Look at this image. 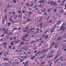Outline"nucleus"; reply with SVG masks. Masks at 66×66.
I'll use <instances>...</instances> for the list:
<instances>
[{
  "mask_svg": "<svg viewBox=\"0 0 66 66\" xmlns=\"http://www.w3.org/2000/svg\"><path fill=\"white\" fill-rule=\"evenodd\" d=\"M42 24H43L42 23H40V26H42Z\"/></svg>",
  "mask_w": 66,
  "mask_h": 66,
  "instance_id": "nucleus-53",
  "label": "nucleus"
},
{
  "mask_svg": "<svg viewBox=\"0 0 66 66\" xmlns=\"http://www.w3.org/2000/svg\"><path fill=\"white\" fill-rule=\"evenodd\" d=\"M26 36H29V35L28 34H26Z\"/></svg>",
  "mask_w": 66,
  "mask_h": 66,
  "instance_id": "nucleus-37",
  "label": "nucleus"
},
{
  "mask_svg": "<svg viewBox=\"0 0 66 66\" xmlns=\"http://www.w3.org/2000/svg\"><path fill=\"white\" fill-rule=\"evenodd\" d=\"M45 11H46V9H44L43 11H42V13H44V12H45Z\"/></svg>",
  "mask_w": 66,
  "mask_h": 66,
  "instance_id": "nucleus-11",
  "label": "nucleus"
},
{
  "mask_svg": "<svg viewBox=\"0 0 66 66\" xmlns=\"http://www.w3.org/2000/svg\"><path fill=\"white\" fill-rule=\"evenodd\" d=\"M51 48H49V49H47V50H46V51H48V50H50V49H51Z\"/></svg>",
  "mask_w": 66,
  "mask_h": 66,
  "instance_id": "nucleus-27",
  "label": "nucleus"
},
{
  "mask_svg": "<svg viewBox=\"0 0 66 66\" xmlns=\"http://www.w3.org/2000/svg\"><path fill=\"white\" fill-rule=\"evenodd\" d=\"M35 56H32L31 58V60H33V59H34V58H35Z\"/></svg>",
  "mask_w": 66,
  "mask_h": 66,
  "instance_id": "nucleus-7",
  "label": "nucleus"
},
{
  "mask_svg": "<svg viewBox=\"0 0 66 66\" xmlns=\"http://www.w3.org/2000/svg\"><path fill=\"white\" fill-rule=\"evenodd\" d=\"M66 50V48H65V50H64V51H65Z\"/></svg>",
  "mask_w": 66,
  "mask_h": 66,
  "instance_id": "nucleus-64",
  "label": "nucleus"
},
{
  "mask_svg": "<svg viewBox=\"0 0 66 66\" xmlns=\"http://www.w3.org/2000/svg\"><path fill=\"white\" fill-rule=\"evenodd\" d=\"M10 24H11V23H9L8 24V25H9V26H10Z\"/></svg>",
  "mask_w": 66,
  "mask_h": 66,
  "instance_id": "nucleus-52",
  "label": "nucleus"
},
{
  "mask_svg": "<svg viewBox=\"0 0 66 66\" xmlns=\"http://www.w3.org/2000/svg\"><path fill=\"white\" fill-rule=\"evenodd\" d=\"M61 37H59L57 39V40H60V39H61Z\"/></svg>",
  "mask_w": 66,
  "mask_h": 66,
  "instance_id": "nucleus-10",
  "label": "nucleus"
},
{
  "mask_svg": "<svg viewBox=\"0 0 66 66\" xmlns=\"http://www.w3.org/2000/svg\"><path fill=\"white\" fill-rule=\"evenodd\" d=\"M46 51V50H43V52H44V51Z\"/></svg>",
  "mask_w": 66,
  "mask_h": 66,
  "instance_id": "nucleus-50",
  "label": "nucleus"
},
{
  "mask_svg": "<svg viewBox=\"0 0 66 66\" xmlns=\"http://www.w3.org/2000/svg\"><path fill=\"white\" fill-rule=\"evenodd\" d=\"M58 45L57 44H56V45H55V48H57V46Z\"/></svg>",
  "mask_w": 66,
  "mask_h": 66,
  "instance_id": "nucleus-15",
  "label": "nucleus"
},
{
  "mask_svg": "<svg viewBox=\"0 0 66 66\" xmlns=\"http://www.w3.org/2000/svg\"><path fill=\"white\" fill-rule=\"evenodd\" d=\"M61 21H59L58 23V25H59V24H61Z\"/></svg>",
  "mask_w": 66,
  "mask_h": 66,
  "instance_id": "nucleus-9",
  "label": "nucleus"
},
{
  "mask_svg": "<svg viewBox=\"0 0 66 66\" xmlns=\"http://www.w3.org/2000/svg\"><path fill=\"white\" fill-rule=\"evenodd\" d=\"M65 23H63V24H62V26H64V25H65Z\"/></svg>",
  "mask_w": 66,
  "mask_h": 66,
  "instance_id": "nucleus-41",
  "label": "nucleus"
},
{
  "mask_svg": "<svg viewBox=\"0 0 66 66\" xmlns=\"http://www.w3.org/2000/svg\"><path fill=\"white\" fill-rule=\"evenodd\" d=\"M51 1H49L48 3V4H51Z\"/></svg>",
  "mask_w": 66,
  "mask_h": 66,
  "instance_id": "nucleus-19",
  "label": "nucleus"
},
{
  "mask_svg": "<svg viewBox=\"0 0 66 66\" xmlns=\"http://www.w3.org/2000/svg\"><path fill=\"white\" fill-rule=\"evenodd\" d=\"M31 33H35V32L34 31H31Z\"/></svg>",
  "mask_w": 66,
  "mask_h": 66,
  "instance_id": "nucleus-56",
  "label": "nucleus"
},
{
  "mask_svg": "<svg viewBox=\"0 0 66 66\" xmlns=\"http://www.w3.org/2000/svg\"><path fill=\"white\" fill-rule=\"evenodd\" d=\"M27 21H28V22H30V21H31V20L30 19H28Z\"/></svg>",
  "mask_w": 66,
  "mask_h": 66,
  "instance_id": "nucleus-12",
  "label": "nucleus"
},
{
  "mask_svg": "<svg viewBox=\"0 0 66 66\" xmlns=\"http://www.w3.org/2000/svg\"><path fill=\"white\" fill-rule=\"evenodd\" d=\"M64 5V3H62L61 4V5Z\"/></svg>",
  "mask_w": 66,
  "mask_h": 66,
  "instance_id": "nucleus-46",
  "label": "nucleus"
},
{
  "mask_svg": "<svg viewBox=\"0 0 66 66\" xmlns=\"http://www.w3.org/2000/svg\"><path fill=\"white\" fill-rule=\"evenodd\" d=\"M57 11L56 9H55L54 10L53 12L54 13H55V12H56V11Z\"/></svg>",
  "mask_w": 66,
  "mask_h": 66,
  "instance_id": "nucleus-18",
  "label": "nucleus"
},
{
  "mask_svg": "<svg viewBox=\"0 0 66 66\" xmlns=\"http://www.w3.org/2000/svg\"><path fill=\"white\" fill-rule=\"evenodd\" d=\"M21 28H18V30H21Z\"/></svg>",
  "mask_w": 66,
  "mask_h": 66,
  "instance_id": "nucleus-40",
  "label": "nucleus"
},
{
  "mask_svg": "<svg viewBox=\"0 0 66 66\" xmlns=\"http://www.w3.org/2000/svg\"><path fill=\"white\" fill-rule=\"evenodd\" d=\"M54 29H52L50 31V32L51 33H53L54 32Z\"/></svg>",
  "mask_w": 66,
  "mask_h": 66,
  "instance_id": "nucleus-1",
  "label": "nucleus"
},
{
  "mask_svg": "<svg viewBox=\"0 0 66 66\" xmlns=\"http://www.w3.org/2000/svg\"><path fill=\"white\" fill-rule=\"evenodd\" d=\"M37 50H36L34 52V53H36L37 52Z\"/></svg>",
  "mask_w": 66,
  "mask_h": 66,
  "instance_id": "nucleus-33",
  "label": "nucleus"
},
{
  "mask_svg": "<svg viewBox=\"0 0 66 66\" xmlns=\"http://www.w3.org/2000/svg\"><path fill=\"white\" fill-rule=\"evenodd\" d=\"M26 5H27V6H29V4H28V3H27L26 4Z\"/></svg>",
  "mask_w": 66,
  "mask_h": 66,
  "instance_id": "nucleus-24",
  "label": "nucleus"
},
{
  "mask_svg": "<svg viewBox=\"0 0 66 66\" xmlns=\"http://www.w3.org/2000/svg\"><path fill=\"white\" fill-rule=\"evenodd\" d=\"M23 13H25V11H23Z\"/></svg>",
  "mask_w": 66,
  "mask_h": 66,
  "instance_id": "nucleus-54",
  "label": "nucleus"
},
{
  "mask_svg": "<svg viewBox=\"0 0 66 66\" xmlns=\"http://www.w3.org/2000/svg\"><path fill=\"white\" fill-rule=\"evenodd\" d=\"M16 64H18L19 63V62H16L15 63Z\"/></svg>",
  "mask_w": 66,
  "mask_h": 66,
  "instance_id": "nucleus-20",
  "label": "nucleus"
},
{
  "mask_svg": "<svg viewBox=\"0 0 66 66\" xmlns=\"http://www.w3.org/2000/svg\"><path fill=\"white\" fill-rule=\"evenodd\" d=\"M43 43H44V41H42L41 43V44H43Z\"/></svg>",
  "mask_w": 66,
  "mask_h": 66,
  "instance_id": "nucleus-31",
  "label": "nucleus"
},
{
  "mask_svg": "<svg viewBox=\"0 0 66 66\" xmlns=\"http://www.w3.org/2000/svg\"><path fill=\"white\" fill-rule=\"evenodd\" d=\"M14 3H16V1H15V0H14Z\"/></svg>",
  "mask_w": 66,
  "mask_h": 66,
  "instance_id": "nucleus-61",
  "label": "nucleus"
},
{
  "mask_svg": "<svg viewBox=\"0 0 66 66\" xmlns=\"http://www.w3.org/2000/svg\"><path fill=\"white\" fill-rule=\"evenodd\" d=\"M63 28H64V26H62V27L59 29V31H60V30H61L62 29H63Z\"/></svg>",
  "mask_w": 66,
  "mask_h": 66,
  "instance_id": "nucleus-4",
  "label": "nucleus"
},
{
  "mask_svg": "<svg viewBox=\"0 0 66 66\" xmlns=\"http://www.w3.org/2000/svg\"><path fill=\"white\" fill-rule=\"evenodd\" d=\"M36 40H35V41H32L31 42V43H36Z\"/></svg>",
  "mask_w": 66,
  "mask_h": 66,
  "instance_id": "nucleus-16",
  "label": "nucleus"
},
{
  "mask_svg": "<svg viewBox=\"0 0 66 66\" xmlns=\"http://www.w3.org/2000/svg\"><path fill=\"white\" fill-rule=\"evenodd\" d=\"M28 31H29V30H26V31L24 30L23 31V32H28Z\"/></svg>",
  "mask_w": 66,
  "mask_h": 66,
  "instance_id": "nucleus-23",
  "label": "nucleus"
},
{
  "mask_svg": "<svg viewBox=\"0 0 66 66\" xmlns=\"http://www.w3.org/2000/svg\"><path fill=\"white\" fill-rule=\"evenodd\" d=\"M56 3H54L53 4V6H55L56 5Z\"/></svg>",
  "mask_w": 66,
  "mask_h": 66,
  "instance_id": "nucleus-14",
  "label": "nucleus"
},
{
  "mask_svg": "<svg viewBox=\"0 0 66 66\" xmlns=\"http://www.w3.org/2000/svg\"><path fill=\"white\" fill-rule=\"evenodd\" d=\"M17 30V28H14L12 30V32H14V30Z\"/></svg>",
  "mask_w": 66,
  "mask_h": 66,
  "instance_id": "nucleus-2",
  "label": "nucleus"
},
{
  "mask_svg": "<svg viewBox=\"0 0 66 66\" xmlns=\"http://www.w3.org/2000/svg\"><path fill=\"white\" fill-rule=\"evenodd\" d=\"M5 21V19H4V20H3V21H2V22L3 23H4V22Z\"/></svg>",
  "mask_w": 66,
  "mask_h": 66,
  "instance_id": "nucleus-30",
  "label": "nucleus"
},
{
  "mask_svg": "<svg viewBox=\"0 0 66 66\" xmlns=\"http://www.w3.org/2000/svg\"><path fill=\"white\" fill-rule=\"evenodd\" d=\"M59 59H60V58H59L58 59H57L56 61H55V63H56L59 60Z\"/></svg>",
  "mask_w": 66,
  "mask_h": 66,
  "instance_id": "nucleus-17",
  "label": "nucleus"
},
{
  "mask_svg": "<svg viewBox=\"0 0 66 66\" xmlns=\"http://www.w3.org/2000/svg\"><path fill=\"white\" fill-rule=\"evenodd\" d=\"M15 17H16V18H17V15H15Z\"/></svg>",
  "mask_w": 66,
  "mask_h": 66,
  "instance_id": "nucleus-59",
  "label": "nucleus"
},
{
  "mask_svg": "<svg viewBox=\"0 0 66 66\" xmlns=\"http://www.w3.org/2000/svg\"><path fill=\"white\" fill-rule=\"evenodd\" d=\"M3 38H2V39H1V40H0V41L1 42H2V41H3Z\"/></svg>",
  "mask_w": 66,
  "mask_h": 66,
  "instance_id": "nucleus-26",
  "label": "nucleus"
},
{
  "mask_svg": "<svg viewBox=\"0 0 66 66\" xmlns=\"http://www.w3.org/2000/svg\"><path fill=\"white\" fill-rule=\"evenodd\" d=\"M48 35H47L46 37V39H47V38H48Z\"/></svg>",
  "mask_w": 66,
  "mask_h": 66,
  "instance_id": "nucleus-35",
  "label": "nucleus"
},
{
  "mask_svg": "<svg viewBox=\"0 0 66 66\" xmlns=\"http://www.w3.org/2000/svg\"><path fill=\"white\" fill-rule=\"evenodd\" d=\"M13 15H15V12H13Z\"/></svg>",
  "mask_w": 66,
  "mask_h": 66,
  "instance_id": "nucleus-55",
  "label": "nucleus"
},
{
  "mask_svg": "<svg viewBox=\"0 0 66 66\" xmlns=\"http://www.w3.org/2000/svg\"><path fill=\"white\" fill-rule=\"evenodd\" d=\"M51 9L50 8L48 10V12H50V10H51Z\"/></svg>",
  "mask_w": 66,
  "mask_h": 66,
  "instance_id": "nucleus-25",
  "label": "nucleus"
},
{
  "mask_svg": "<svg viewBox=\"0 0 66 66\" xmlns=\"http://www.w3.org/2000/svg\"><path fill=\"white\" fill-rule=\"evenodd\" d=\"M53 4V2L52 1L51 3V6H52Z\"/></svg>",
  "mask_w": 66,
  "mask_h": 66,
  "instance_id": "nucleus-5",
  "label": "nucleus"
},
{
  "mask_svg": "<svg viewBox=\"0 0 66 66\" xmlns=\"http://www.w3.org/2000/svg\"><path fill=\"white\" fill-rule=\"evenodd\" d=\"M4 17H5V18H7V17H6V15H4Z\"/></svg>",
  "mask_w": 66,
  "mask_h": 66,
  "instance_id": "nucleus-42",
  "label": "nucleus"
},
{
  "mask_svg": "<svg viewBox=\"0 0 66 66\" xmlns=\"http://www.w3.org/2000/svg\"><path fill=\"white\" fill-rule=\"evenodd\" d=\"M24 51H28V50L27 49H24Z\"/></svg>",
  "mask_w": 66,
  "mask_h": 66,
  "instance_id": "nucleus-38",
  "label": "nucleus"
},
{
  "mask_svg": "<svg viewBox=\"0 0 66 66\" xmlns=\"http://www.w3.org/2000/svg\"><path fill=\"white\" fill-rule=\"evenodd\" d=\"M50 18V16H48L47 18V20L48 21L49 20V18Z\"/></svg>",
  "mask_w": 66,
  "mask_h": 66,
  "instance_id": "nucleus-29",
  "label": "nucleus"
},
{
  "mask_svg": "<svg viewBox=\"0 0 66 66\" xmlns=\"http://www.w3.org/2000/svg\"><path fill=\"white\" fill-rule=\"evenodd\" d=\"M58 15H59V14L58 13H57L56 14V16H58Z\"/></svg>",
  "mask_w": 66,
  "mask_h": 66,
  "instance_id": "nucleus-58",
  "label": "nucleus"
},
{
  "mask_svg": "<svg viewBox=\"0 0 66 66\" xmlns=\"http://www.w3.org/2000/svg\"><path fill=\"white\" fill-rule=\"evenodd\" d=\"M10 40H13V38H12L9 39Z\"/></svg>",
  "mask_w": 66,
  "mask_h": 66,
  "instance_id": "nucleus-34",
  "label": "nucleus"
},
{
  "mask_svg": "<svg viewBox=\"0 0 66 66\" xmlns=\"http://www.w3.org/2000/svg\"><path fill=\"white\" fill-rule=\"evenodd\" d=\"M12 19H10V20H9V21H12Z\"/></svg>",
  "mask_w": 66,
  "mask_h": 66,
  "instance_id": "nucleus-45",
  "label": "nucleus"
},
{
  "mask_svg": "<svg viewBox=\"0 0 66 66\" xmlns=\"http://www.w3.org/2000/svg\"><path fill=\"white\" fill-rule=\"evenodd\" d=\"M52 63H51L50 66H51V65H52Z\"/></svg>",
  "mask_w": 66,
  "mask_h": 66,
  "instance_id": "nucleus-57",
  "label": "nucleus"
},
{
  "mask_svg": "<svg viewBox=\"0 0 66 66\" xmlns=\"http://www.w3.org/2000/svg\"><path fill=\"white\" fill-rule=\"evenodd\" d=\"M10 5H7V7H10Z\"/></svg>",
  "mask_w": 66,
  "mask_h": 66,
  "instance_id": "nucleus-48",
  "label": "nucleus"
},
{
  "mask_svg": "<svg viewBox=\"0 0 66 66\" xmlns=\"http://www.w3.org/2000/svg\"><path fill=\"white\" fill-rule=\"evenodd\" d=\"M23 61V60H21L20 61V63H22V61Z\"/></svg>",
  "mask_w": 66,
  "mask_h": 66,
  "instance_id": "nucleus-36",
  "label": "nucleus"
},
{
  "mask_svg": "<svg viewBox=\"0 0 66 66\" xmlns=\"http://www.w3.org/2000/svg\"><path fill=\"white\" fill-rule=\"evenodd\" d=\"M38 6H42V5H40Z\"/></svg>",
  "mask_w": 66,
  "mask_h": 66,
  "instance_id": "nucleus-49",
  "label": "nucleus"
},
{
  "mask_svg": "<svg viewBox=\"0 0 66 66\" xmlns=\"http://www.w3.org/2000/svg\"><path fill=\"white\" fill-rule=\"evenodd\" d=\"M54 45V43H53L52 44V46H53Z\"/></svg>",
  "mask_w": 66,
  "mask_h": 66,
  "instance_id": "nucleus-44",
  "label": "nucleus"
},
{
  "mask_svg": "<svg viewBox=\"0 0 66 66\" xmlns=\"http://www.w3.org/2000/svg\"><path fill=\"white\" fill-rule=\"evenodd\" d=\"M4 11H5V12H6V9Z\"/></svg>",
  "mask_w": 66,
  "mask_h": 66,
  "instance_id": "nucleus-62",
  "label": "nucleus"
},
{
  "mask_svg": "<svg viewBox=\"0 0 66 66\" xmlns=\"http://www.w3.org/2000/svg\"><path fill=\"white\" fill-rule=\"evenodd\" d=\"M53 56V55H51L48 56L47 57V58H49V57H52Z\"/></svg>",
  "mask_w": 66,
  "mask_h": 66,
  "instance_id": "nucleus-3",
  "label": "nucleus"
},
{
  "mask_svg": "<svg viewBox=\"0 0 66 66\" xmlns=\"http://www.w3.org/2000/svg\"><path fill=\"white\" fill-rule=\"evenodd\" d=\"M23 44H24V43H23V42H22L20 44L22 45H23Z\"/></svg>",
  "mask_w": 66,
  "mask_h": 66,
  "instance_id": "nucleus-21",
  "label": "nucleus"
},
{
  "mask_svg": "<svg viewBox=\"0 0 66 66\" xmlns=\"http://www.w3.org/2000/svg\"><path fill=\"white\" fill-rule=\"evenodd\" d=\"M64 43H65V42H66V40H64L63 41Z\"/></svg>",
  "mask_w": 66,
  "mask_h": 66,
  "instance_id": "nucleus-63",
  "label": "nucleus"
},
{
  "mask_svg": "<svg viewBox=\"0 0 66 66\" xmlns=\"http://www.w3.org/2000/svg\"><path fill=\"white\" fill-rule=\"evenodd\" d=\"M45 56V55H44L43 57H40V59H43V58H44V57Z\"/></svg>",
  "mask_w": 66,
  "mask_h": 66,
  "instance_id": "nucleus-6",
  "label": "nucleus"
},
{
  "mask_svg": "<svg viewBox=\"0 0 66 66\" xmlns=\"http://www.w3.org/2000/svg\"><path fill=\"white\" fill-rule=\"evenodd\" d=\"M3 30L4 31H5V28H3Z\"/></svg>",
  "mask_w": 66,
  "mask_h": 66,
  "instance_id": "nucleus-28",
  "label": "nucleus"
},
{
  "mask_svg": "<svg viewBox=\"0 0 66 66\" xmlns=\"http://www.w3.org/2000/svg\"><path fill=\"white\" fill-rule=\"evenodd\" d=\"M27 57L26 56H25L24 57V59H26Z\"/></svg>",
  "mask_w": 66,
  "mask_h": 66,
  "instance_id": "nucleus-47",
  "label": "nucleus"
},
{
  "mask_svg": "<svg viewBox=\"0 0 66 66\" xmlns=\"http://www.w3.org/2000/svg\"><path fill=\"white\" fill-rule=\"evenodd\" d=\"M44 2H45V1L44 0H43L42 2V3H44Z\"/></svg>",
  "mask_w": 66,
  "mask_h": 66,
  "instance_id": "nucleus-32",
  "label": "nucleus"
},
{
  "mask_svg": "<svg viewBox=\"0 0 66 66\" xmlns=\"http://www.w3.org/2000/svg\"><path fill=\"white\" fill-rule=\"evenodd\" d=\"M27 37L26 36H23V38H26V37Z\"/></svg>",
  "mask_w": 66,
  "mask_h": 66,
  "instance_id": "nucleus-43",
  "label": "nucleus"
},
{
  "mask_svg": "<svg viewBox=\"0 0 66 66\" xmlns=\"http://www.w3.org/2000/svg\"><path fill=\"white\" fill-rule=\"evenodd\" d=\"M48 31H49V30H47L46 31V32H45V33H47V32H48Z\"/></svg>",
  "mask_w": 66,
  "mask_h": 66,
  "instance_id": "nucleus-51",
  "label": "nucleus"
},
{
  "mask_svg": "<svg viewBox=\"0 0 66 66\" xmlns=\"http://www.w3.org/2000/svg\"><path fill=\"white\" fill-rule=\"evenodd\" d=\"M60 12L61 13H63V11H60Z\"/></svg>",
  "mask_w": 66,
  "mask_h": 66,
  "instance_id": "nucleus-22",
  "label": "nucleus"
},
{
  "mask_svg": "<svg viewBox=\"0 0 66 66\" xmlns=\"http://www.w3.org/2000/svg\"><path fill=\"white\" fill-rule=\"evenodd\" d=\"M7 31H5L4 34H5V35H6L7 34Z\"/></svg>",
  "mask_w": 66,
  "mask_h": 66,
  "instance_id": "nucleus-13",
  "label": "nucleus"
},
{
  "mask_svg": "<svg viewBox=\"0 0 66 66\" xmlns=\"http://www.w3.org/2000/svg\"><path fill=\"white\" fill-rule=\"evenodd\" d=\"M35 28H33V30L32 29H29V30H30V31H35Z\"/></svg>",
  "mask_w": 66,
  "mask_h": 66,
  "instance_id": "nucleus-8",
  "label": "nucleus"
},
{
  "mask_svg": "<svg viewBox=\"0 0 66 66\" xmlns=\"http://www.w3.org/2000/svg\"><path fill=\"white\" fill-rule=\"evenodd\" d=\"M29 62L27 61H26V62L25 64H28V62Z\"/></svg>",
  "mask_w": 66,
  "mask_h": 66,
  "instance_id": "nucleus-39",
  "label": "nucleus"
},
{
  "mask_svg": "<svg viewBox=\"0 0 66 66\" xmlns=\"http://www.w3.org/2000/svg\"><path fill=\"white\" fill-rule=\"evenodd\" d=\"M29 27H27L26 29H28V28H29Z\"/></svg>",
  "mask_w": 66,
  "mask_h": 66,
  "instance_id": "nucleus-60",
  "label": "nucleus"
}]
</instances>
